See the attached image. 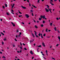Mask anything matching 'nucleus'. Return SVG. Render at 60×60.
<instances>
[{
	"label": "nucleus",
	"mask_w": 60,
	"mask_h": 60,
	"mask_svg": "<svg viewBox=\"0 0 60 60\" xmlns=\"http://www.w3.org/2000/svg\"><path fill=\"white\" fill-rule=\"evenodd\" d=\"M40 17L41 18H43V19H47V18H45V15H44L43 16L42 15H41L40 16Z\"/></svg>",
	"instance_id": "1"
},
{
	"label": "nucleus",
	"mask_w": 60,
	"mask_h": 60,
	"mask_svg": "<svg viewBox=\"0 0 60 60\" xmlns=\"http://www.w3.org/2000/svg\"><path fill=\"white\" fill-rule=\"evenodd\" d=\"M25 16H26V18H28L29 17V16L28 14H26L25 15Z\"/></svg>",
	"instance_id": "2"
},
{
	"label": "nucleus",
	"mask_w": 60,
	"mask_h": 60,
	"mask_svg": "<svg viewBox=\"0 0 60 60\" xmlns=\"http://www.w3.org/2000/svg\"><path fill=\"white\" fill-rule=\"evenodd\" d=\"M34 32L35 33V35L36 36V37L38 38V36L37 35V33L35 31H34Z\"/></svg>",
	"instance_id": "3"
},
{
	"label": "nucleus",
	"mask_w": 60,
	"mask_h": 60,
	"mask_svg": "<svg viewBox=\"0 0 60 60\" xmlns=\"http://www.w3.org/2000/svg\"><path fill=\"white\" fill-rule=\"evenodd\" d=\"M45 10L46 12H49V9H47V8H45Z\"/></svg>",
	"instance_id": "4"
},
{
	"label": "nucleus",
	"mask_w": 60,
	"mask_h": 60,
	"mask_svg": "<svg viewBox=\"0 0 60 60\" xmlns=\"http://www.w3.org/2000/svg\"><path fill=\"white\" fill-rule=\"evenodd\" d=\"M48 9L49 10V11H50V12H51V13H52V12H51V11L52 10V9H50L49 8H48Z\"/></svg>",
	"instance_id": "5"
},
{
	"label": "nucleus",
	"mask_w": 60,
	"mask_h": 60,
	"mask_svg": "<svg viewBox=\"0 0 60 60\" xmlns=\"http://www.w3.org/2000/svg\"><path fill=\"white\" fill-rule=\"evenodd\" d=\"M42 45L43 46V47H45V45L44 44V43L43 42L42 43Z\"/></svg>",
	"instance_id": "6"
},
{
	"label": "nucleus",
	"mask_w": 60,
	"mask_h": 60,
	"mask_svg": "<svg viewBox=\"0 0 60 60\" xmlns=\"http://www.w3.org/2000/svg\"><path fill=\"white\" fill-rule=\"evenodd\" d=\"M11 23L12 24L13 26H15V24H14V23H13V22H11Z\"/></svg>",
	"instance_id": "7"
},
{
	"label": "nucleus",
	"mask_w": 60,
	"mask_h": 60,
	"mask_svg": "<svg viewBox=\"0 0 60 60\" xmlns=\"http://www.w3.org/2000/svg\"><path fill=\"white\" fill-rule=\"evenodd\" d=\"M30 53L31 54V55H33L34 54V53H33V51H30Z\"/></svg>",
	"instance_id": "8"
},
{
	"label": "nucleus",
	"mask_w": 60,
	"mask_h": 60,
	"mask_svg": "<svg viewBox=\"0 0 60 60\" xmlns=\"http://www.w3.org/2000/svg\"><path fill=\"white\" fill-rule=\"evenodd\" d=\"M22 7L23 8V9H26V8L25 7H23V6H22Z\"/></svg>",
	"instance_id": "9"
},
{
	"label": "nucleus",
	"mask_w": 60,
	"mask_h": 60,
	"mask_svg": "<svg viewBox=\"0 0 60 60\" xmlns=\"http://www.w3.org/2000/svg\"><path fill=\"white\" fill-rule=\"evenodd\" d=\"M32 6H33V7H34L35 8H37V7H35V6H34V5H32Z\"/></svg>",
	"instance_id": "10"
},
{
	"label": "nucleus",
	"mask_w": 60,
	"mask_h": 60,
	"mask_svg": "<svg viewBox=\"0 0 60 60\" xmlns=\"http://www.w3.org/2000/svg\"><path fill=\"white\" fill-rule=\"evenodd\" d=\"M54 29L55 31H56V27H55Z\"/></svg>",
	"instance_id": "11"
},
{
	"label": "nucleus",
	"mask_w": 60,
	"mask_h": 60,
	"mask_svg": "<svg viewBox=\"0 0 60 60\" xmlns=\"http://www.w3.org/2000/svg\"><path fill=\"white\" fill-rule=\"evenodd\" d=\"M14 5H15V4H13L12 7V8H13V7L14 6Z\"/></svg>",
	"instance_id": "12"
},
{
	"label": "nucleus",
	"mask_w": 60,
	"mask_h": 60,
	"mask_svg": "<svg viewBox=\"0 0 60 60\" xmlns=\"http://www.w3.org/2000/svg\"><path fill=\"white\" fill-rule=\"evenodd\" d=\"M50 3L51 4V5H54L53 4H52V2H51V1H50Z\"/></svg>",
	"instance_id": "13"
},
{
	"label": "nucleus",
	"mask_w": 60,
	"mask_h": 60,
	"mask_svg": "<svg viewBox=\"0 0 60 60\" xmlns=\"http://www.w3.org/2000/svg\"><path fill=\"white\" fill-rule=\"evenodd\" d=\"M39 20H41L42 19V18H39Z\"/></svg>",
	"instance_id": "14"
},
{
	"label": "nucleus",
	"mask_w": 60,
	"mask_h": 60,
	"mask_svg": "<svg viewBox=\"0 0 60 60\" xmlns=\"http://www.w3.org/2000/svg\"><path fill=\"white\" fill-rule=\"evenodd\" d=\"M5 5L6 7H7V4H5Z\"/></svg>",
	"instance_id": "15"
},
{
	"label": "nucleus",
	"mask_w": 60,
	"mask_h": 60,
	"mask_svg": "<svg viewBox=\"0 0 60 60\" xmlns=\"http://www.w3.org/2000/svg\"><path fill=\"white\" fill-rule=\"evenodd\" d=\"M50 25L51 26H52V23H51L50 24Z\"/></svg>",
	"instance_id": "16"
},
{
	"label": "nucleus",
	"mask_w": 60,
	"mask_h": 60,
	"mask_svg": "<svg viewBox=\"0 0 60 60\" xmlns=\"http://www.w3.org/2000/svg\"><path fill=\"white\" fill-rule=\"evenodd\" d=\"M20 14H22V13H21L18 10Z\"/></svg>",
	"instance_id": "17"
},
{
	"label": "nucleus",
	"mask_w": 60,
	"mask_h": 60,
	"mask_svg": "<svg viewBox=\"0 0 60 60\" xmlns=\"http://www.w3.org/2000/svg\"><path fill=\"white\" fill-rule=\"evenodd\" d=\"M45 31L47 33H48V29H46L45 30Z\"/></svg>",
	"instance_id": "18"
},
{
	"label": "nucleus",
	"mask_w": 60,
	"mask_h": 60,
	"mask_svg": "<svg viewBox=\"0 0 60 60\" xmlns=\"http://www.w3.org/2000/svg\"><path fill=\"white\" fill-rule=\"evenodd\" d=\"M35 28H38V27H37V26H36V25H35Z\"/></svg>",
	"instance_id": "19"
},
{
	"label": "nucleus",
	"mask_w": 60,
	"mask_h": 60,
	"mask_svg": "<svg viewBox=\"0 0 60 60\" xmlns=\"http://www.w3.org/2000/svg\"><path fill=\"white\" fill-rule=\"evenodd\" d=\"M32 35L33 36L34 38V34H33V33H32Z\"/></svg>",
	"instance_id": "20"
},
{
	"label": "nucleus",
	"mask_w": 60,
	"mask_h": 60,
	"mask_svg": "<svg viewBox=\"0 0 60 60\" xmlns=\"http://www.w3.org/2000/svg\"><path fill=\"white\" fill-rule=\"evenodd\" d=\"M40 0H38L37 1L38 3H40Z\"/></svg>",
	"instance_id": "21"
},
{
	"label": "nucleus",
	"mask_w": 60,
	"mask_h": 60,
	"mask_svg": "<svg viewBox=\"0 0 60 60\" xmlns=\"http://www.w3.org/2000/svg\"><path fill=\"white\" fill-rule=\"evenodd\" d=\"M1 34H2L3 35H4V33H3L1 32Z\"/></svg>",
	"instance_id": "22"
},
{
	"label": "nucleus",
	"mask_w": 60,
	"mask_h": 60,
	"mask_svg": "<svg viewBox=\"0 0 60 60\" xmlns=\"http://www.w3.org/2000/svg\"><path fill=\"white\" fill-rule=\"evenodd\" d=\"M56 19L57 20H59V19L57 17L56 18Z\"/></svg>",
	"instance_id": "23"
},
{
	"label": "nucleus",
	"mask_w": 60,
	"mask_h": 60,
	"mask_svg": "<svg viewBox=\"0 0 60 60\" xmlns=\"http://www.w3.org/2000/svg\"><path fill=\"white\" fill-rule=\"evenodd\" d=\"M46 6L47 7V8H49V5H46Z\"/></svg>",
	"instance_id": "24"
},
{
	"label": "nucleus",
	"mask_w": 60,
	"mask_h": 60,
	"mask_svg": "<svg viewBox=\"0 0 60 60\" xmlns=\"http://www.w3.org/2000/svg\"><path fill=\"white\" fill-rule=\"evenodd\" d=\"M43 36L45 37L46 36V34H44L43 35Z\"/></svg>",
	"instance_id": "25"
},
{
	"label": "nucleus",
	"mask_w": 60,
	"mask_h": 60,
	"mask_svg": "<svg viewBox=\"0 0 60 60\" xmlns=\"http://www.w3.org/2000/svg\"><path fill=\"white\" fill-rule=\"evenodd\" d=\"M6 14H7V15H10V14H9V13L8 12H7L6 13Z\"/></svg>",
	"instance_id": "26"
},
{
	"label": "nucleus",
	"mask_w": 60,
	"mask_h": 60,
	"mask_svg": "<svg viewBox=\"0 0 60 60\" xmlns=\"http://www.w3.org/2000/svg\"><path fill=\"white\" fill-rule=\"evenodd\" d=\"M41 27H43V25L41 24Z\"/></svg>",
	"instance_id": "27"
},
{
	"label": "nucleus",
	"mask_w": 60,
	"mask_h": 60,
	"mask_svg": "<svg viewBox=\"0 0 60 60\" xmlns=\"http://www.w3.org/2000/svg\"><path fill=\"white\" fill-rule=\"evenodd\" d=\"M4 41H5L6 40V38H4Z\"/></svg>",
	"instance_id": "28"
},
{
	"label": "nucleus",
	"mask_w": 60,
	"mask_h": 60,
	"mask_svg": "<svg viewBox=\"0 0 60 60\" xmlns=\"http://www.w3.org/2000/svg\"><path fill=\"white\" fill-rule=\"evenodd\" d=\"M2 58H5V57L4 56H3L2 57Z\"/></svg>",
	"instance_id": "29"
},
{
	"label": "nucleus",
	"mask_w": 60,
	"mask_h": 60,
	"mask_svg": "<svg viewBox=\"0 0 60 60\" xmlns=\"http://www.w3.org/2000/svg\"><path fill=\"white\" fill-rule=\"evenodd\" d=\"M2 45H4V42H2Z\"/></svg>",
	"instance_id": "30"
},
{
	"label": "nucleus",
	"mask_w": 60,
	"mask_h": 60,
	"mask_svg": "<svg viewBox=\"0 0 60 60\" xmlns=\"http://www.w3.org/2000/svg\"><path fill=\"white\" fill-rule=\"evenodd\" d=\"M41 45H40L38 46V47L39 48L41 47Z\"/></svg>",
	"instance_id": "31"
},
{
	"label": "nucleus",
	"mask_w": 60,
	"mask_h": 60,
	"mask_svg": "<svg viewBox=\"0 0 60 60\" xmlns=\"http://www.w3.org/2000/svg\"><path fill=\"white\" fill-rule=\"evenodd\" d=\"M39 36H41V33H39V34H38Z\"/></svg>",
	"instance_id": "32"
},
{
	"label": "nucleus",
	"mask_w": 60,
	"mask_h": 60,
	"mask_svg": "<svg viewBox=\"0 0 60 60\" xmlns=\"http://www.w3.org/2000/svg\"><path fill=\"white\" fill-rule=\"evenodd\" d=\"M24 49L25 50H27V49H26V48H24Z\"/></svg>",
	"instance_id": "33"
},
{
	"label": "nucleus",
	"mask_w": 60,
	"mask_h": 60,
	"mask_svg": "<svg viewBox=\"0 0 60 60\" xmlns=\"http://www.w3.org/2000/svg\"><path fill=\"white\" fill-rule=\"evenodd\" d=\"M22 15H19V17H20H20H22Z\"/></svg>",
	"instance_id": "34"
},
{
	"label": "nucleus",
	"mask_w": 60,
	"mask_h": 60,
	"mask_svg": "<svg viewBox=\"0 0 60 60\" xmlns=\"http://www.w3.org/2000/svg\"><path fill=\"white\" fill-rule=\"evenodd\" d=\"M52 59H54V60H55V59L54 58H53V57H52Z\"/></svg>",
	"instance_id": "35"
},
{
	"label": "nucleus",
	"mask_w": 60,
	"mask_h": 60,
	"mask_svg": "<svg viewBox=\"0 0 60 60\" xmlns=\"http://www.w3.org/2000/svg\"><path fill=\"white\" fill-rule=\"evenodd\" d=\"M3 8L4 9V8H5V7H4V6H3Z\"/></svg>",
	"instance_id": "36"
},
{
	"label": "nucleus",
	"mask_w": 60,
	"mask_h": 60,
	"mask_svg": "<svg viewBox=\"0 0 60 60\" xmlns=\"http://www.w3.org/2000/svg\"><path fill=\"white\" fill-rule=\"evenodd\" d=\"M15 41H17V40H16V38H15Z\"/></svg>",
	"instance_id": "37"
},
{
	"label": "nucleus",
	"mask_w": 60,
	"mask_h": 60,
	"mask_svg": "<svg viewBox=\"0 0 60 60\" xmlns=\"http://www.w3.org/2000/svg\"><path fill=\"white\" fill-rule=\"evenodd\" d=\"M11 11L12 12H13L14 11H13V10H11Z\"/></svg>",
	"instance_id": "38"
},
{
	"label": "nucleus",
	"mask_w": 60,
	"mask_h": 60,
	"mask_svg": "<svg viewBox=\"0 0 60 60\" xmlns=\"http://www.w3.org/2000/svg\"><path fill=\"white\" fill-rule=\"evenodd\" d=\"M13 47H15V45H13Z\"/></svg>",
	"instance_id": "39"
},
{
	"label": "nucleus",
	"mask_w": 60,
	"mask_h": 60,
	"mask_svg": "<svg viewBox=\"0 0 60 60\" xmlns=\"http://www.w3.org/2000/svg\"><path fill=\"white\" fill-rule=\"evenodd\" d=\"M45 52H46V53H48V51L47 50H46L45 51Z\"/></svg>",
	"instance_id": "40"
},
{
	"label": "nucleus",
	"mask_w": 60,
	"mask_h": 60,
	"mask_svg": "<svg viewBox=\"0 0 60 60\" xmlns=\"http://www.w3.org/2000/svg\"><path fill=\"white\" fill-rule=\"evenodd\" d=\"M22 52V51H21V50H20V51L19 52L20 53H21Z\"/></svg>",
	"instance_id": "41"
},
{
	"label": "nucleus",
	"mask_w": 60,
	"mask_h": 60,
	"mask_svg": "<svg viewBox=\"0 0 60 60\" xmlns=\"http://www.w3.org/2000/svg\"><path fill=\"white\" fill-rule=\"evenodd\" d=\"M27 2H28V3H29V0H27Z\"/></svg>",
	"instance_id": "42"
},
{
	"label": "nucleus",
	"mask_w": 60,
	"mask_h": 60,
	"mask_svg": "<svg viewBox=\"0 0 60 60\" xmlns=\"http://www.w3.org/2000/svg\"><path fill=\"white\" fill-rule=\"evenodd\" d=\"M15 14L16 15H18V12H17V13H16Z\"/></svg>",
	"instance_id": "43"
},
{
	"label": "nucleus",
	"mask_w": 60,
	"mask_h": 60,
	"mask_svg": "<svg viewBox=\"0 0 60 60\" xmlns=\"http://www.w3.org/2000/svg\"><path fill=\"white\" fill-rule=\"evenodd\" d=\"M58 45H59V44H57L56 45V47H57V46H58Z\"/></svg>",
	"instance_id": "44"
},
{
	"label": "nucleus",
	"mask_w": 60,
	"mask_h": 60,
	"mask_svg": "<svg viewBox=\"0 0 60 60\" xmlns=\"http://www.w3.org/2000/svg\"><path fill=\"white\" fill-rule=\"evenodd\" d=\"M43 23H45V21H43Z\"/></svg>",
	"instance_id": "45"
},
{
	"label": "nucleus",
	"mask_w": 60,
	"mask_h": 60,
	"mask_svg": "<svg viewBox=\"0 0 60 60\" xmlns=\"http://www.w3.org/2000/svg\"><path fill=\"white\" fill-rule=\"evenodd\" d=\"M22 33L21 32H20L19 33V35H21V34Z\"/></svg>",
	"instance_id": "46"
},
{
	"label": "nucleus",
	"mask_w": 60,
	"mask_h": 60,
	"mask_svg": "<svg viewBox=\"0 0 60 60\" xmlns=\"http://www.w3.org/2000/svg\"><path fill=\"white\" fill-rule=\"evenodd\" d=\"M20 44L21 45V46H22V43H21V42H20Z\"/></svg>",
	"instance_id": "47"
},
{
	"label": "nucleus",
	"mask_w": 60,
	"mask_h": 60,
	"mask_svg": "<svg viewBox=\"0 0 60 60\" xmlns=\"http://www.w3.org/2000/svg\"><path fill=\"white\" fill-rule=\"evenodd\" d=\"M30 11H31V12H33V11H32V10H31Z\"/></svg>",
	"instance_id": "48"
},
{
	"label": "nucleus",
	"mask_w": 60,
	"mask_h": 60,
	"mask_svg": "<svg viewBox=\"0 0 60 60\" xmlns=\"http://www.w3.org/2000/svg\"><path fill=\"white\" fill-rule=\"evenodd\" d=\"M57 31H58V33H59L60 32L59 31V30H58Z\"/></svg>",
	"instance_id": "49"
},
{
	"label": "nucleus",
	"mask_w": 60,
	"mask_h": 60,
	"mask_svg": "<svg viewBox=\"0 0 60 60\" xmlns=\"http://www.w3.org/2000/svg\"><path fill=\"white\" fill-rule=\"evenodd\" d=\"M33 42V41H32L31 40V41H30V43H31V42Z\"/></svg>",
	"instance_id": "50"
},
{
	"label": "nucleus",
	"mask_w": 60,
	"mask_h": 60,
	"mask_svg": "<svg viewBox=\"0 0 60 60\" xmlns=\"http://www.w3.org/2000/svg\"><path fill=\"white\" fill-rule=\"evenodd\" d=\"M42 56H44V54H43V53H42Z\"/></svg>",
	"instance_id": "51"
},
{
	"label": "nucleus",
	"mask_w": 60,
	"mask_h": 60,
	"mask_svg": "<svg viewBox=\"0 0 60 60\" xmlns=\"http://www.w3.org/2000/svg\"><path fill=\"white\" fill-rule=\"evenodd\" d=\"M0 53L1 54H2L3 53V52H0Z\"/></svg>",
	"instance_id": "52"
},
{
	"label": "nucleus",
	"mask_w": 60,
	"mask_h": 60,
	"mask_svg": "<svg viewBox=\"0 0 60 60\" xmlns=\"http://www.w3.org/2000/svg\"><path fill=\"white\" fill-rule=\"evenodd\" d=\"M17 33H18V32H19V30H17Z\"/></svg>",
	"instance_id": "53"
},
{
	"label": "nucleus",
	"mask_w": 60,
	"mask_h": 60,
	"mask_svg": "<svg viewBox=\"0 0 60 60\" xmlns=\"http://www.w3.org/2000/svg\"><path fill=\"white\" fill-rule=\"evenodd\" d=\"M22 44H23V45H26L24 43H22Z\"/></svg>",
	"instance_id": "54"
},
{
	"label": "nucleus",
	"mask_w": 60,
	"mask_h": 60,
	"mask_svg": "<svg viewBox=\"0 0 60 60\" xmlns=\"http://www.w3.org/2000/svg\"><path fill=\"white\" fill-rule=\"evenodd\" d=\"M22 24H23V25H24V24H25L23 22H22Z\"/></svg>",
	"instance_id": "55"
},
{
	"label": "nucleus",
	"mask_w": 60,
	"mask_h": 60,
	"mask_svg": "<svg viewBox=\"0 0 60 60\" xmlns=\"http://www.w3.org/2000/svg\"><path fill=\"white\" fill-rule=\"evenodd\" d=\"M41 53L42 54H43V52H41Z\"/></svg>",
	"instance_id": "56"
},
{
	"label": "nucleus",
	"mask_w": 60,
	"mask_h": 60,
	"mask_svg": "<svg viewBox=\"0 0 60 60\" xmlns=\"http://www.w3.org/2000/svg\"><path fill=\"white\" fill-rule=\"evenodd\" d=\"M41 38H43V36H41Z\"/></svg>",
	"instance_id": "57"
},
{
	"label": "nucleus",
	"mask_w": 60,
	"mask_h": 60,
	"mask_svg": "<svg viewBox=\"0 0 60 60\" xmlns=\"http://www.w3.org/2000/svg\"><path fill=\"white\" fill-rule=\"evenodd\" d=\"M20 49H22V47H20Z\"/></svg>",
	"instance_id": "58"
},
{
	"label": "nucleus",
	"mask_w": 60,
	"mask_h": 60,
	"mask_svg": "<svg viewBox=\"0 0 60 60\" xmlns=\"http://www.w3.org/2000/svg\"><path fill=\"white\" fill-rule=\"evenodd\" d=\"M48 31L49 32H50V31H51V30H48Z\"/></svg>",
	"instance_id": "59"
},
{
	"label": "nucleus",
	"mask_w": 60,
	"mask_h": 60,
	"mask_svg": "<svg viewBox=\"0 0 60 60\" xmlns=\"http://www.w3.org/2000/svg\"><path fill=\"white\" fill-rule=\"evenodd\" d=\"M17 52L18 53H19V51H17Z\"/></svg>",
	"instance_id": "60"
},
{
	"label": "nucleus",
	"mask_w": 60,
	"mask_h": 60,
	"mask_svg": "<svg viewBox=\"0 0 60 60\" xmlns=\"http://www.w3.org/2000/svg\"><path fill=\"white\" fill-rule=\"evenodd\" d=\"M20 37V35H19L18 36V37Z\"/></svg>",
	"instance_id": "61"
},
{
	"label": "nucleus",
	"mask_w": 60,
	"mask_h": 60,
	"mask_svg": "<svg viewBox=\"0 0 60 60\" xmlns=\"http://www.w3.org/2000/svg\"><path fill=\"white\" fill-rule=\"evenodd\" d=\"M32 16H34V15H33V13H32Z\"/></svg>",
	"instance_id": "62"
},
{
	"label": "nucleus",
	"mask_w": 60,
	"mask_h": 60,
	"mask_svg": "<svg viewBox=\"0 0 60 60\" xmlns=\"http://www.w3.org/2000/svg\"><path fill=\"white\" fill-rule=\"evenodd\" d=\"M52 11H55V9H52Z\"/></svg>",
	"instance_id": "63"
},
{
	"label": "nucleus",
	"mask_w": 60,
	"mask_h": 60,
	"mask_svg": "<svg viewBox=\"0 0 60 60\" xmlns=\"http://www.w3.org/2000/svg\"><path fill=\"white\" fill-rule=\"evenodd\" d=\"M50 37L49 36H47V38H49Z\"/></svg>",
	"instance_id": "64"
}]
</instances>
